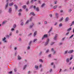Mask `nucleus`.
Returning a JSON list of instances; mask_svg holds the SVG:
<instances>
[{"label":"nucleus","mask_w":74,"mask_h":74,"mask_svg":"<svg viewBox=\"0 0 74 74\" xmlns=\"http://www.w3.org/2000/svg\"><path fill=\"white\" fill-rule=\"evenodd\" d=\"M59 14L58 13H56V18H58V17H59Z\"/></svg>","instance_id":"nucleus-18"},{"label":"nucleus","mask_w":74,"mask_h":74,"mask_svg":"<svg viewBox=\"0 0 74 74\" xmlns=\"http://www.w3.org/2000/svg\"><path fill=\"white\" fill-rule=\"evenodd\" d=\"M26 67H27V65H25L23 67V70H25L26 69Z\"/></svg>","instance_id":"nucleus-16"},{"label":"nucleus","mask_w":74,"mask_h":74,"mask_svg":"<svg viewBox=\"0 0 74 74\" xmlns=\"http://www.w3.org/2000/svg\"><path fill=\"white\" fill-rule=\"evenodd\" d=\"M32 41H30V42H29V45H30V44H31V43H32Z\"/></svg>","instance_id":"nucleus-56"},{"label":"nucleus","mask_w":74,"mask_h":74,"mask_svg":"<svg viewBox=\"0 0 74 74\" xmlns=\"http://www.w3.org/2000/svg\"><path fill=\"white\" fill-rule=\"evenodd\" d=\"M71 29H72V28L70 27L67 30V32H69V31H70V30H71Z\"/></svg>","instance_id":"nucleus-21"},{"label":"nucleus","mask_w":74,"mask_h":74,"mask_svg":"<svg viewBox=\"0 0 74 74\" xmlns=\"http://www.w3.org/2000/svg\"><path fill=\"white\" fill-rule=\"evenodd\" d=\"M63 20V17H62L61 18V19L60 20V22L62 21Z\"/></svg>","instance_id":"nucleus-43"},{"label":"nucleus","mask_w":74,"mask_h":74,"mask_svg":"<svg viewBox=\"0 0 74 74\" xmlns=\"http://www.w3.org/2000/svg\"><path fill=\"white\" fill-rule=\"evenodd\" d=\"M67 52H68V51L67 50L65 51L64 54H66L67 53Z\"/></svg>","instance_id":"nucleus-39"},{"label":"nucleus","mask_w":74,"mask_h":74,"mask_svg":"<svg viewBox=\"0 0 74 74\" xmlns=\"http://www.w3.org/2000/svg\"><path fill=\"white\" fill-rule=\"evenodd\" d=\"M52 27H51L49 29V31L48 33H49L52 31Z\"/></svg>","instance_id":"nucleus-15"},{"label":"nucleus","mask_w":74,"mask_h":74,"mask_svg":"<svg viewBox=\"0 0 74 74\" xmlns=\"http://www.w3.org/2000/svg\"><path fill=\"white\" fill-rule=\"evenodd\" d=\"M48 37V34H46L43 35L42 38V40H43L45 38H47Z\"/></svg>","instance_id":"nucleus-2"},{"label":"nucleus","mask_w":74,"mask_h":74,"mask_svg":"<svg viewBox=\"0 0 74 74\" xmlns=\"http://www.w3.org/2000/svg\"><path fill=\"white\" fill-rule=\"evenodd\" d=\"M38 3L39 4H41V1H38Z\"/></svg>","instance_id":"nucleus-60"},{"label":"nucleus","mask_w":74,"mask_h":74,"mask_svg":"<svg viewBox=\"0 0 74 74\" xmlns=\"http://www.w3.org/2000/svg\"><path fill=\"white\" fill-rule=\"evenodd\" d=\"M19 41H22V39L21 38H19L18 39Z\"/></svg>","instance_id":"nucleus-31"},{"label":"nucleus","mask_w":74,"mask_h":74,"mask_svg":"<svg viewBox=\"0 0 74 74\" xmlns=\"http://www.w3.org/2000/svg\"><path fill=\"white\" fill-rule=\"evenodd\" d=\"M22 11V9H20L19 10H18V12H21V11Z\"/></svg>","instance_id":"nucleus-42"},{"label":"nucleus","mask_w":74,"mask_h":74,"mask_svg":"<svg viewBox=\"0 0 74 74\" xmlns=\"http://www.w3.org/2000/svg\"><path fill=\"white\" fill-rule=\"evenodd\" d=\"M30 14H32V15H33V16H34V15H35V14H34V12H31L30 13Z\"/></svg>","instance_id":"nucleus-25"},{"label":"nucleus","mask_w":74,"mask_h":74,"mask_svg":"<svg viewBox=\"0 0 74 74\" xmlns=\"http://www.w3.org/2000/svg\"><path fill=\"white\" fill-rule=\"evenodd\" d=\"M26 5H23V8L24 9H25V8H26Z\"/></svg>","instance_id":"nucleus-32"},{"label":"nucleus","mask_w":74,"mask_h":74,"mask_svg":"<svg viewBox=\"0 0 74 74\" xmlns=\"http://www.w3.org/2000/svg\"><path fill=\"white\" fill-rule=\"evenodd\" d=\"M14 28H12L11 29V32H14Z\"/></svg>","instance_id":"nucleus-23"},{"label":"nucleus","mask_w":74,"mask_h":74,"mask_svg":"<svg viewBox=\"0 0 74 74\" xmlns=\"http://www.w3.org/2000/svg\"><path fill=\"white\" fill-rule=\"evenodd\" d=\"M9 0H6V4L5 5V9H7V7H8V1Z\"/></svg>","instance_id":"nucleus-1"},{"label":"nucleus","mask_w":74,"mask_h":74,"mask_svg":"<svg viewBox=\"0 0 74 74\" xmlns=\"http://www.w3.org/2000/svg\"><path fill=\"white\" fill-rule=\"evenodd\" d=\"M18 33H19V31H18V30H17L16 31V34H18Z\"/></svg>","instance_id":"nucleus-38"},{"label":"nucleus","mask_w":74,"mask_h":74,"mask_svg":"<svg viewBox=\"0 0 74 74\" xmlns=\"http://www.w3.org/2000/svg\"><path fill=\"white\" fill-rule=\"evenodd\" d=\"M39 67L40 68L42 67V64H40V65H39Z\"/></svg>","instance_id":"nucleus-49"},{"label":"nucleus","mask_w":74,"mask_h":74,"mask_svg":"<svg viewBox=\"0 0 74 74\" xmlns=\"http://www.w3.org/2000/svg\"><path fill=\"white\" fill-rule=\"evenodd\" d=\"M62 26V24L60 23L59 25V27H61V26Z\"/></svg>","instance_id":"nucleus-41"},{"label":"nucleus","mask_w":74,"mask_h":74,"mask_svg":"<svg viewBox=\"0 0 74 74\" xmlns=\"http://www.w3.org/2000/svg\"><path fill=\"white\" fill-rule=\"evenodd\" d=\"M28 74H30L31 73H30V71H28Z\"/></svg>","instance_id":"nucleus-64"},{"label":"nucleus","mask_w":74,"mask_h":74,"mask_svg":"<svg viewBox=\"0 0 74 74\" xmlns=\"http://www.w3.org/2000/svg\"><path fill=\"white\" fill-rule=\"evenodd\" d=\"M48 57H49V58H51V54L49 55Z\"/></svg>","instance_id":"nucleus-48"},{"label":"nucleus","mask_w":74,"mask_h":74,"mask_svg":"<svg viewBox=\"0 0 74 74\" xmlns=\"http://www.w3.org/2000/svg\"><path fill=\"white\" fill-rule=\"evenodd\" d=\"M12 71H10L9 72V74H12Z\"/></svg>","instance_id":"nucleus-51"},{"label":"nucleus","mask_w":74,"mask_h":74,"mask_svg":"<svg viewBox=\"0 0 74 74\" xmlns=\"http://www.w3.org/2000/svg\"><path fill=\"white\" fill-rule=\"evenodd\" d=\"M14 71L15 72H16V68L14 69Z\"/></svg>","instance_id":"nucleus-61"},{"label":"nucleus","mask_w":74,"mask_h":74,"mask_svg":"<svg viewBox=\"0 0 74 74\" xmlns=\"http://www.w3.org/2000/svg\"><path fill=\"white\" fill-rule=\"evenodd\" d=\"M49 49H48L46 51V53H48V52H49Z\"/></svg>","instance_id":"nucleus-50"},{"label":"nucleus","mask_w":74,"mask_h":74,"mask_svg":"<svg viewBox=\"0 0 74 74\" xmlns=\"http://www.w3.org/2000/svg\"><path fill=\"white\" fill-rule=\"evenodd\" d=\"M52 69H49V73H52Z\"/></svg>","instance_id":"nucleus-30"},{"label":"nucleus","mask_w":74,"mask_h":74,"mask_svg":"<svg viewBox=\"0 0 74 74\" xmlns=\"http://www.w3.org/2000/svg\"><path fill=\"white\" fill-rule=\"evenodd\" d=\"M35 68L36 69V70H38V66L37 65H35Z\"/></svg>","instance_id":"nucleus-14"},{"label":"nucleus","mask_w":74,"mask_h":74,"mask_svg":"<svg viewBox=\"0 0 74 74\" xmlns=\"http://www.w3.org/2000/svg\"><path fill=\"white\" fill-rule=\"evenodd\" d=\"M51 66H54L53 67V69H55V64L53 62L51 63Z\"/></svg>","instance_id":"nucleus-6"},{"label":"nucleus","mask_w":74,"mask_h":74,"mask_svg":"<svg viewBox=\"0 0 74 74\" xmlns=\"http://www.w3.org/2000/svg\"><path fill=\"white\" fill-rule=\"evenodd\" d=\"M66 62H69V59L68 58L66 59Z\"/></svg>","instance_id":"nucleus-44"},{"label":"nucleus","mask_w":74,"mask_h":74,"mask_svg":"<svg viewBox=\"0 0 74 74\" xmlns=\"http://www.w3.org/2000/svg\"><path fill=\"white\" fill-rule=\"evenodd\" d=\"M49 15L50 17H52V14H50Z\"/></svg>","instance_id":"nucleus-63"},{"label":"nucleus","mask_w":74,"mask_h":74,"mask_svg":"<svg viewBox=\"0 0 74 74\" xmlns=\"http://www.w3.org/2000/svg\"><path fill=\"white\" fill-rule=\"evenodd\" d=\"M24 24V23L23 22H22L21 23L20 25L21 26H23V25Z\"/></svg>","instance_id":"nucleus-35"},{"label":"nucleus","mask_w":74,"mask_h":74,"mask_svg":"<svg viewBox=\"0 0 74 74\" xmlns=\"http://www.w3.org/2000/svg\"><path fill=\"white\" fill-rule=\"evenodd\" d=\"M73 59V57H71L70 59L69 60H72Z\"/></svg>","instance_id":"nucleus-62"},{"label":"nucleus","mask_w":74,"mask_h":74,"mask_svg":"<svg viewBox=\"0 0 74 74\" xmlns=\"http://www.w3.org/2000/svg\"><path fill=\"white\" fill-rule=\"evenodd\" d=\"M34 26V24L33 23H32V24L31 25H30L29 26V28L30 29H31V28H32L33 27V26Z\"/></svg>","instance_id":"nucleus-10"},{"label":"nucleus","mask_w":74,"mask_h":74,"mask_svg":"<svg viewBox=\"0 0 74 74\" xmlns=\"http://www.w3.org/2000/svg\"><path fill=\"white\" fill-rule=\"evenodd\" d=\"M73 36H74V35H72V36L70 37V38H72Z\"/></svg>","instance_id":"nucleus-47"},{"label":"nucleus","mask_w":74,"mask_h":74,"mask_svg":"<svg viewBox=\"0 0 74 74\" xmlns=\"http://www.w3.org/2000/svg\"><path fill=\"white\" fill-rule=\"evenodd\" d=\"M36 35H37V31H35L34 33V37H35Z\"/></svg>","instance_id":"nucleus-12"},{"label":"nucleus","mask_w":74,"mask_h":74,"mask_svg":"<svg viewBox=\"0 0 74 74\" xmlns=\"http://www.w3.org/2000/svg\"><path fill=\"white\" fill-rule=\"evenodd\" d=\"M29 20H27L25 23V24H27L29 23Z\"/></svg>","instance_id":"nucleus-37"},{"label":"nucleus","mask_w":74,"mask_h":74,"mask_svg":"<svg viewBox=\"0 0 74 74\" xmlns=\"http://www.w3.org/2000/svg\"><path fill=\"white\" fill-rule=\"evenodd\" d=\"M5 37L7 38H9L10 37V36L8 35H6Z\"/></svg>","instance_id":"nucleus-22"},{"label":"nucleus","mask_w":74,"mask_h":74,"mask_svg":"<svg viewBox=\"0 0 74 74\" xmlns=\"http://www.w3.org/2000/svg\"><path fill=\"white\" fill-rule=\"evenodd\" d=\"M16 49H17V47H15L14 48V51H16Z\"/></svg>","instance_id":"nucleus-45"},{"label":"nucleus","mask_w":74,"mask_h":74,"mask_svg":"<svg viewBox=\"0 0 74 74\" xmlns=\"http://www.w3.org/2000/svg\"><path fill=\"white\" fill-rule=\"evenodd\" d=\"M44 23L45 25H46V24H47V21H45L44 22Z\"/></svg>","instance_id":"nucleus-53"},{"label":"nucleus","mask_w":74,"mask_h":74,"mask_svg":"<svg viewBox=\"0 0 74 74\" xmlns=\"http://www.w3.org/2000/svg\"><path fill=\"white\" fill-rule=\"evenodd\" d=\"M49 38H47L46 42H45V46H46L48 44V43H49Z\"/></svg>","instance_id":"nucleus-4"},{"label":"nucleus","mask_w":74,"mask_h":74,"mask_svg":"<svg viewBox=\"0 0 74 74\" xmlns=\"http://www.w3.org/2000/svg\"><path fill=\"white\" fill-rule=\"evenodd\" d=\"M11 11H12V9L11 8H10L9 9V12L10 14H11Z\"/></svg>","instance_id":"nucleus-8"},{"label":"nucleus","mask_w":74,"mask_h":74,"mask_svg":"<svg viewBox=\"0 0 74 74\" xmlns=\"http://www.w3.org/2000/svg\"><path fill=\"white\" fill-rule=\"evenodd\" d=\"M37 40V39H34L33 41V42H36V41Z\"/></svg>","instance_id":"nucleus-27"},{"label":"nucleus","mask_w":74,"mask_h":74,"mask_svg":"<svg viewBox=\"0 0 74 74\" xmlns=\"http://www.w3.org/2000/svg\"><path fill=\"white\" fill-rule=\"evenodd\" d=\"M68 20H69V17H66L65 19L66 22L67 21H68Z\"/></svg>","instance_id":"nucleus-26"},{"label":"nucleus","mask_w":74,"mask_h":74,"mask_svg":"<svg viewBox=\"0 0 74 74\" xmlns=\"http://www.w3.org/2000/svg\"><path fill=\"white\" fill-rule=\"evenodd\" d=\"M68 34H69V32H67V33L66 34V36H67V35H68Z\"/></svg>","instance_id":"nucleus-58"},{"label":"nucleus","mask_w":74,"mask_h":74,"mask_svg":"<svg viewBox=\"0 0 74 74\" xmlns=\"http://www.w3.org/2000/svg\"><path fill=\"white\" fill-rule=\"evenodd\" d=\"M36 6H34L33 7V8L34 10H35L36 11H39V10H40V9L38 7H37L36 8Z\"/></svg>","instance_id":"nucleus-3"},{"label":"nucleus","mask_w":74,"mask_h":74,"mask_svg":"<svg viewBox=\"0 0 74 74\" xmlns=\"http://www.w3.org/2000/svg\"><path fill=\"white\" fill-rule=\"evenodd\" d=\"M13 4H14V3L11 2L9 3V6H12V5H13Z\"/></svg>","instance_id":"nucleus-11"},{"label":"nucleus","mask_w":74,"mask_h":74,"mask_svg":"<svg viewBox=\"0 0 74 74\" xmlns=\"http://www.w3.org/2000/svg\"><path fill=\"white\" fill-rule=\"evenodd\" d=\"M27 50H29L30 49V46H28L27 47Z\"/></svg>","instance_id":"nucleus-24"},{"label":"nucleus","mask_w":74,"mask_h":74,"mask_svg":"<svg viewBox=\"0 0 74 74\" xmlns=\"http://www.w3.org/2000/svg\"><path fill=\"white\" fill-rule=\"evenodd\" d=\"M39 62H41V63H42L43 62V60H42L41 59H40L39 60Z\"/></svg>","instance_id":"nucleus-20"},{"label":"nucleus","mask_w":74,"mask_h":74,"mask_svg":"<svg viewBox=\"0 0 74 74\" xmlns=\"http://www.w3.org/2000/svg\"><path fill=\"white\" fill-rule=\"evenodd\" d=\"M18 16H21V12H19L18 14Z\"/></svg>","instance_id":"nucleus-46"},{"label":"nucleus","mask_w":74,"mask_h":74,"mask_svg":"<svg viewBox=\"0 0 74 74\" xmlns=\"http://www.w3.org/2000/svg\"><path fill=\"white\" fill-rule=\"evenodd\" d=\"M6 40V38L5 37L4 38H2V41L4 42H5L6 43V42H7V41Z\"/></svg>","instance_id":"nucleus-5"},{"label":"nucleus","mask_w":74,"mask_h":74,"mask_svg":"<svg viewBox=\"0 0 74 74\" xmlns=\"http://www.w3.org/2000/svg\"><path fill=\"white\" fill-rule=\"evenodd\" d=\"M32 33H31L30 34H29V35L28 36H29V37H31V36H32Z\"/></svg>","instance_id":"nucleus-33"},{"label":"nucleus","mask_w":74,"mask_h":74,"mask_svg":"<svg viewBox=\"0 0 74 74\" xmlns=\"http://www.w3.org/2000/svg\"><path fill=\"white\" fill-rule=\"evenodd\" d=\"M18 53V52H15V54H14V55L15 56H16V53Z\"/></svg>","instance_id":"nucleus-54"},{"label":"nucleus","mask_w":74,"mask_h":74,"mask_svg":"<svg viewBox=\"0 0 74 74\" xmlns=\"http://www.w3.org/2000/svg\"><path fill=\"white\" fill-rule=\"evenodd\" d=\"M32 19H33V18H32V17H31L30 19H29V21H32Z\"/></svg>","instance_id":"nucleus-59"},{"label":"nucleus","mask_w":74,"mask_h":74,"mask_svg":"<svg viewBox=\"0 0 74 74\" xmlns=\"http://www.w3.org/2000/svg\"><path fill=\"white\" fill-rule=\"evenodd\" d=\"M54 40H56V36H55V37L54 38Z\"/></svg>","instance_id":"nucleus-55"},{"label":"nucleus","mask_w":74,"mask_h":74,"mask_svg":"<svg viewBox=\"0 0 74 74\" xmlns=\"http://www.w3.org/2000/svg\"><path fill=\"white\" fill-rule=\"evenodd\" d=\"M12 35V32H11L9 34V36H11Z\"/></svg>","instance_id":"nucleus-29"},{"label":"nucleus","mask_w":74,"mask_h":74,"mask_svg":"<svg viewBox=\"0 0 74 74\" xmlns=\"http://www.w3.org/2000/svg\"><path fill=\"white\" fill-rule=\"evenodd\" d=\"M44 5H45V4L44 3H43L41 5L42 7H44Z\"/></svg>","instance_id":"nucleus-36"},{"label":"nucleus","mask_w":74,"mask_h":74,"mask_svg":"<svg viewBox=\"0 0 74 74\" xmlns=\"http://www.w3.org/2000/svg\"><path fill=\"white\" fill-rule=\"evenodd\" d=\"M16 25L14 24V25H13V28L14 29H15V27H16Z\"/></svg>","instance_id":"nucleus-34"},{"label":"nucleus","mask_w":74,"mask_h":74,"mask_svg":"<svg viewBox=\"0 0 74 74\" xmlns=\"http://www.w3.org/2000/svg\"><path fill=\"white\" fill-rule=\"evenodd\" d=\"M74 52V50H71L69 51L68 52V53H71Z\"/></svg>","instance_id":"nucleus-7"},{"label":"nucleus","mask_w":74,"mask_h":74,"mask_svg":"<svg viewBox=\"0 0 74 74\" xmlns=\"http://www.w3.org/2000/svg\"><path fill=\"white\" fill-rule=\"evenodd\" d=\"M51 52H53V51H54V49L53 48H51Z\"/></svg>","instance_id":"nucleus-40"},{"label":"nucleus","mask_w":74,"mask_h":74,"mask_svg":"<svg viewBox=\"0 0 74 74\" xmlns=\"http://www.w3.org/2000/svg\"><path fill=\"white\" fill-rule=\"evenodd\" d=\"M29 1H27V4H29Z\"/></svg>","instance_id":"nucleus-52"},{"label":"nucleus","mask_w":74,"mask_h":74,"mask_svg":"<svg viewBox=\"0 0 74 74\" xmlns=\"http://www.w3.org/2000/svg\"><path fill=\"white\" fill-rule=\"evenodd\" d=\"M55 42H51V43H50V45H53V44H55Z\"/></svg>","instance_id":"nucleus-28"},{"label":"nucleus","mask_w":74,"mask_h":74,"mask_svg":"<svg viewBox=\"0 0 74 74\" xmlns=\"http://www.w3.org/2000/svg\"><path fill=\"white\" fill-rule=\"evenodd\" d=\"M7 23V21H3L2 23V25H4L5 24V23Z\"/></svg>","instance_id":"nucleus-9"},{"label":"nucleus","mask_w":74,"mask_h":74,"mask_svg":"<svg viewBox=\"0 0 74 74\" xmlns=\"http://www.w3.org/2000/svg\"><path fill=\"white\" fill-rule=\"evenodd\" d=\"M14 6L15 7V10H17V9H18V6H17L16 5H14Z\"/></svg>","instance_id":"nucleus-13"},{"label":"nucleus","mask_w":74,"mask_h":74,"mask_svg":"<svg viewBox=\"0 0 74 74\" xmlns=\"http://www.w3.org/2000/svg\"><path fill=\"white\" fill-rule=\"evenodd\" d=\"M37 0H31V3H34V1H36Z\"/></svg>","instance_id":"nucleus-17"},{"label":"nucleus","mask_w":74,"mask_h":74,"mask_svg":"<svg viewBox=\"0 0 74 74\" xmlns=\"http://www.w3.org/2000/svg\"><path fill=\"white\" fill-rule=\"evenodd\" d=\"M41 54H42V52H40L39 54V55H41Z\"/></svg>","instance_id":"nucleus-57"},{"label":"nucleus","mask_w":74,"mask_h":74,"mask_svg":"<svg viewBox=\"0 0 74 74\" xmlns=\"http://www.w3.org/2000/svg\"><path fill=\"white\" fill-rule=\"evenodd\" d=\"M18 60H21V56H19V55H18Z\"/></svg>","instance_id":"nucleus-19"}]
</instances>
